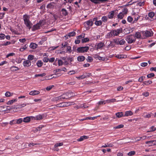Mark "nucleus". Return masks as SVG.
<instances>
[{"instance_id": "nucleus-1", "label": "nucleus", "mask_w": 156, "mask_h": 156, "mask_svg": "<svg viewBox=\"0 0 156 156\" xmlns=\"http://www.w3.org/2000/svg\"><path fill=\"white\" fill-rule=\"evenodd\" d=\"M113 41L117 45H123L126 43L124 40L119 38L115 39L113 40Z\"/></svg>"}, {"instance_id": "nucleus-2", "label": "nucleus", "mask_w": 156, "mask_h": 156, "mask_svg": "<svg viewBox=\"0 0 156 156\" xmlns=\"http://www.w3.org/2000/svg\"><path fill=\"white\" fill-rule=\"evenodd\" d=\"M136 39L135 36L133 35L127 36L126 39V41L129 44H131L135 42Z\"/></svg>"}, {"instance_id": "nucleus-3", "label": "nucleus", "mask_w": 156, "mask_h": 156, "mask_svg": "<svg viewBox=\"0 0 156 156\" xmlns=\"http://www.w3.org/2000/svg\"><path fill=\"white\" fill-rule=\"evenodd\" d=\"M89 48L88 46L81 47H78L76 49V51L79 53H84L87 52L89 50Z\"/></svg>"}, {"instance_id": "nucleus-4", "label": "nucleus", "mask_w": 156, "mask_h": 156, "mask_svg": "<svg viewBox=\"0 0 156 156\" xmlns=\"http://www.w3.org/2000/svg\"><path fill=\"white\" fill-rule=\"evenodd\" d=\"M142 33L144 36L147 37H151L153 34V31L151 30L143 31Z\"/></svg>"}, {"instance_id": "nucleus-5", "label": "nucleus", "mask_w": 156, "mask_h": 156, "mask_svg": "<svg viewBox=\"0 0 156 156\" xmlns=\"http://www.w3.org/2000/svg\"><path fill=\"white\" fill-rule=\"evenodd\" d=\"M104 46V43L102 42H100L95 44V48L96 50H101Z\"/></svg>"}, {"instance_id": "nucleus-6", "label": "nucleus", "mask_w": 156, "mask_h": 156, "mask_svg": "<svg viewBox=\"0 0 156 156\" xmlns=\"http://www.w3.org/2000/svg\"><path fill=\"white\" fill-rule=\"evenodd\" d=\"M41 23L40 21L36 25H34L32 28V31H35L39 29L40 28V27L41 26Z\"/></svg>"}, {"instance_id": "nucleus-7", "label": "nucleus", "mask_w": 156, "mask_h": 156, "mask_svg": "<svg viewBox=\"0 0 156 156\" xmlns=\"http://www.w3.org/2000/svg\"><path fill=\"white\" fill-rule=\"evenodd\" d=\"M113 36L118 35L122 32V30L121 29H118L116 30H112Z\"/></svg>"}, {"instance_id": "nucleus-8", "label": "nucleus", "mask_w": 156, "mask_h": 156, "mask_svg": "<svg viewBox=\"0 0 156 156\" xmlns=\"http://www.w3.org/2000/svg\"><path fill=\"white\" fill-rule=\"evenodd\" d=\"M23 66L25 67H28L31 65L30 61L27 60H25L23 62Z\"/></svg>"}, {"instance_id": "nucleus-9", "label": "nucleus", "mask_w": 156, "mask_h": 156, "mask_svg": "<svg viewBox=\"0 0 156 156\" xmlns=\"http://www.w3.org/2000/svg\"><path fill=\"white\" fill-rule=\"evenodd\" d=\"M93 24V21L92 19H90L84 23V25L85 26L87 25L88 27H91Z\"/></svg>"}, {"instance_id": "nucleus-10", "label": "nucleus", "mask_w": 156, "mask_h": 156, "mask_svg": "<svg viewBox=\"0 0 156 156\" xmlns=\"http://www.w3.org/2000/svg\"><path fill=\"white\" fill-rule=\"evenodd\" d=\"M40 92L37 90H32L30 91L29 94L31 95L34 96L38 94H40Z\"/></svg>"}, {"instance_id": "nucleus-11", "label": "nucleus", "mask_w": 156, "mask_h": 156, "mask_svg": "<svg viewBox=\"0 0 156 156\" xmlns=\"http://www.w3.org/2000/svg\"><path fill=\"white\" fill-rule=\"evenodd\" d=\"M92 2L97 4H100L101 2H106L108 0H90Z\"/></svg>"}, {"instance_id": "nucleus-12", "label": "nucleus", "mask_w": 156, "mask_h": 156, "mask_svg": "<svg viewBox=\"0 0 156 156\" xmlns=\"http://www.w3.org/2000/svg\"><path fill=\"white\" fill-rule=\"evenodd\" d=\"M65 98L62 96H60L56 97L54 98H53L52 100L54 101H60L62 99H64Z\"/></svg>"}, {"instance_id": "nucleus-13", "label": "nucleus", "mask_w": 156, "mask_h": 156, "mask_svg": "<svg viewBox=\"0 0 156 156\" xmlns=\"http://www.w3.org/2000/svg\"><path fill=\"white\" fill-rule=\"evenodd\" d=\"M133 16H134L133 17L134 18V21H133L134 22H136L140 17V16L138 14H136V13H134L133 14Z\"/></svg>"}, {"instance_id": "nucleus-14", "label": "nucleus", "mask_w": 156, "mask_h": 156, "mask_svg": "<svg viewBox=\"0 0 156 156\" xmlns=\"http://www.w3.org/2000/svg\"><path fill=\"white\" fill-rule=\"evenodd\" d=\"M25 24L29 29H30L31 27V26L32 25V23L30 21L24 22Z\"/></svg>"}, {"instance_id": "nucleus-15", "label": "nucleus", "mask_w": 156, "mask_h": 156, "mask_svg": "<svg viewBox=\"0 0 156 156\" xmlns=\"http://www.w3.org/2000/svg\"><path fill=\"white\" fill-rule=\"evenodd\" d=\"M66 104H67L68 105H73L74 103L69 102H68V103H66L65 102L64 103H62V104H60L58 105V107H63V106H64V105H65V106H66Z\"/></svg>"}, {"instance_id": "nucleus-16", "label": "nucleus", "mask_w": 156, "mask_h": 156, "mask_svg": "<svg viewBox=\"0 0 156 156\" xmlns=\"http://www.w3.org/2000/svg\"><path fill=\"white\" fill-rule=\"evenodd\" d=\"M114 145L112 143H108L105 144L104 145H102L101 147V148H105L107 147H112Z\"/></svg>"}, {"instance_id": "nucleus-17", "label": "nucleus", "mask_w": 156, "mask_h": 156, "mask_svg": "<svg viewBox=\"0 0 156 156\" xmlns=\"http://www.w3.org/2000/svg\"><path fill=\"white\" fill-rule=\"evenodd\" d=\"M115 15V12L114 11H111L109 13L108 17L109 19H112L113 18Z\"/></svg>"}, {"instance_id": "nucleus-18", "label": "nucleus", "mask_w": 156, "mask_h": 156, "mask_svg": "<svg viewBox=\"0 0 156 156\" xmlns=\"http://www.w3.org/2000/svg\"><path fill=\"white\" fill-rule=\"evenodd\" d=\"M133 115V112L131 111H126L124 115V116H130Z\"/></svg>"}, {"instance_id": "nucleus-19", "label": "nucleus", "mask_w": 156, "mask_h": 156, "mask_svg": "<svg viewBox=\"0 0 156 156\" xmlns=\"http://www.w3.org/2000/svg\"><path fill=\"white\" fill-rule=\"evenodd\" d=\"M23 18L24 22L30 21V16L27 15L25 14L24 15Z\"/></svg>"}, {"instance_id": "nucleus-20", "label": "nucleus", "mask_w": 156, "mask_h": 156, "mask_svg": "<svg viewBox=\"0 0 156 156\" xmlns=\"http://www.w3.org/2000/svg\"><path fill=\"white\" fill-rule=\"evenodd\" d=\"M17 99L16 98L12 99L11 100L7 102L6 103V104L7 105H11L13 104V103L15 102H16L17 101Z\"/></svg>"}, {"instance_id": "nucleus-21", "label": "nucleus", "mask_w": 156, "mask_h": 156, "mask_svg": "<svg viewBox=\"0 0 156 156\" xmlns=\"http://www.w3.org/2000/svg\"><path fill=\"white\" fill-rule=\"evenodd\" d=\"M66 49V52L68 53H71V52L72 51V50L71 49V47L69 45H68L66 47V48H65Z\"/></svg>"}, {"instance_id": "nucleus-22", "label": "nucleus", "mask_w": 156, "mask_h": 156, "mask_svg": "<svg viewBox=\"0 0 156 156\" xmlns=\"http://www.w3.org/2000/svg\"><path fill=\"white\" fill-rule=\"evenodd\" d=\"M37 46V44L34 43H31L30 45V48L33 49L36 48Z\"/></svg>"}, {"instance_id": "nucleus-23", "label": "nucleus", "mask_w": 156, "mask_h": 156, "mask_svg": "<svg viewBox=\"0 0 156 156\" xmlns=\"http://www.w3.org/2000/svg\"><path fill=\"white\" fill-rule=\"evenodd\" d=\"M150 137H151V136H150ZM149 137V136H143L140 137H137L136 140V141H138L141 140H145L146 138H147Z\"/></svg>"}, {"instance_id": "nucleus-24", "label": "nucleus", "mask_w": 156, "mask_h": 156, "mask_svg": "<svg viewBox=\"0 0 156 156\" xmlns=\"http://www.w3.org/2000/svg\"><path fill=\"white\" fill-rule=\"evenodd\" d=\"M115 115L118 118H121L122 117L124 116V115L123 114V113L122 112L116 113L115 114Z\"/></svg>"}, {"instance_id": "nucleus-25", "label": "nucleus", "mask_w": 156, "mask_h": 156, "mask_svg": "<svg viewBox=\"0 0 156 156\" xmlns=\"http://www.w3.org/2000/svg\"><path fill=\"white\" fill-rule=\"evenodd\" d=\"M69 44L67 42H65L64 43H62V48H63V50H65L67 46L69 45Z\"/></svg>"}, {"instance_id": "nucleus-26", "label": "nucleus", "mask_w": 156, "mask_h": 156, "mask_svg": "<svg viewBox=\"0 0 156 156\" xmlns=\"http://www.w3.org/2000/svg\"><path fill=\"white\" fill-rule=\"evenodd\" d=\"M95 24L97 26H100L102 24V21L101 20H97L94 22Z\"/></svg>"}, {"instance_id": "nucleus-27", "label": "nucleus", "mask_w": 156, "mask_h": 156, "mask_svg": "<svg viewBox=\"0 0 156 156\" xmlns=\"http://www.w3.org/2000/svg\"><path fill=\"white\" fill-rule=\"evenodd\" d=\"M113 36V34L112 30H111L107 34L106 36V37L107 38H110Z\"/></svg>"}, {"instance_id": "nucleus-28", "label": "nucleus", "mask_w": 156, "mask_h": 156, "mask_svg": "<svg viewBox=\"0 0 156 156\" xmlns=\"http://www.w3.org/2000/svg\"><path fill=\"white\" fill-rule=\"evenodd\" d=\"M116 101V99L115 98H112L108 99L106 100V103H114Z\"/></svg>"}, {"instance_id": "nucleus-29", "label": "nucleus", "mask_w": 156, "mask_h": 156, "mask_svg": "<svg viewBox=\"0 0 156 156\" xmlns=\"http://www.w3.org/2000/svg\"><path fill=\"white\" fill-rule=\"evenodd\" d=\"M115 57L118 58H126V56L123 55H116Z\"/></svg>"}, {"instance_id": "nucleus-30", "label": "nucleus", "mask_w": 156, "mask_h": 156, "mask_svg": "<svg viewBox=\"0 0 156 156\" xmlns=\"http://www.w3.org/2000/svg\"><path fill=\"white\" fill-rule=\"evenodd\" d=\"M85 58L83 56H80L77 57V59L78 61L79 62H82L85 60Z\"/></svg>"}, {"instance_id": "nucleus-31", "label": "nucleus", "mask_w": 156, "mask_h": 156, "mask_svg": "<svg viewBox=\"0 0 156 156\" xmlns=\"http://www.w3.org/2000/svg\"><path fill=\"white\" fill-rule=\"evenodd\" d=\"M154 140H152L149 141H146L145 142L146 144L148 145L149 146H153V144L154 142Z\"/></svg>"}, {"instance_id": "nucleus-32", "label": "nucleus", "mask_w": 156, "mask_h": 156, "mask_svg": "<svg viewBox=\"0 0 156 156\" xmlns=\"http://www.w3.org/2000/svg\"><path fill=\"white\" fill-rule=\"evenodd\" d=\"M43 64V63L41 60H38L36 63V65L38 67H41Z\"/></svg>"}, {"instance_id": "nucleus-33", "label": "nucleus", "mask_w": 156, "mask_h": 156, "mask_svg": "<svg viewBox=\"0 0 156 156\" xmlns=\"http://www.w3.org/2000/svg\"><path fill=\"white\" fill-rule=\"evenodd\" d=\"M23 122H28L30 121V118L29 116L25 117L23 119Z\"/></svg>"}, {"instance_id": "nucleus-34", "label": "nucleus", "mask_w": 156, "mask_h": 156, "mask_svg": "<svg viewBox=\"0 0 156 156\" xmlns=\"http://www.w3.org/2000/svg\"><path fill=\"white\" fill-rule=\"evenodd\" d=\"M152 83V82L151 80H147L143 82V85H148L151 84Z\"/></svg>"}, {"instance_id": "nucleus-35", "label": "nucleus", "mask_w": 156, "mask_h": 156, "mask_svg": "<svg viewBox=\"0 0 156 156\" xmlns=\"http://www.w3.org/2000/svg\"><path fill=\"white\" fill-rule=\"evenodd\" d=\"M124 16V15L123 13L120 12L118 15L117 17L118 19H122L123 18Z\"/></svg>"}, {"instance_id": "nucleus-36", "label": "nucleus", "mask_w": 156, "mask_h": 156, "mask_svg": "<svg viewBox=\"0 0 156 156\" xmlns=\"http://www.w3.org/2000/svg\"><path fill=\"white\" fill-rule=\"evenodd\" d=\"M43 116L42 115L39 114L36 116V120H41L43 119Z\"/></svg>"}, {"instance_id": "nucleus-37", "label": "nucleus", "mask_w": 156, "mask_h": 156, "mask_svg": "<svg viewBox=\"0 0 156 156\" xmlns=\"http://www.w3.org/2000/svg\"><path fill=\"white\" fill-rule=\"evenodd\" d=\"M101 19L102 22L106 23L108 20V18L106 16H104L102 17Z\"/></svg>"}, {"instance_id": "nucleus-38", "label": "nucleus", "mask_w": 156, "mask_h": 156, "mask_svg": "<svg viewBox=\"0 0 156 156\" xmlns=\"http://www.w3.org/2000/svg\"><path fill=\"white\" fill-rule=\"evenodd\" d=\"M13 93H11L9 91H7L5 94V95L6 97H9L12 96L13 95Z\"/></svg>"}, {"instance_id": "nucleus-39", "label": "nucleus", "mask_w": 156, "mask_h": 156, "mask_svg": "<svg viewBox=\"0 0 156 156\" xmlns=\"http://www.w3.org/2000/svg\"><path fill=\"white\" fill-rule=\"evenodd\" d=\"M145 113H144V117L145 118H149L151 117L152 113H150L147 114L145 115Z\"/></svg>"}, {"instance_id": "nucleus-40", "label": "nucleus", "mask_w": 156, "mask_h": 156, "mask_svg": "<svg viewBox=\"0 0 156 156\" xmlns=\"http://www.w3.org/2000/svg\"><path fill=\"white\" fill-rule=\"evenodd\" d=\"M144 1H138L136 5H137L141 6L144 5Z\"/></svg>"}, {"instance_id": "nucleus-41", "label": "nucleus", "mask_w": 156, "mask_h": 156, "mask_svg": "<svg viewBox=\"0 0 156 156\" xmlns=\"http://www.w3.org/2000/svg\"><path fill=\"white\" fill-rule=\"evenodd\" d=\"M10 69L11 70L13 71L19 70V69L18 67L15 66H12L10 68Z\"/></svg>"}, {"instance_id": "nucleus-42", "label": "nucleus", "mask_w": 156, "mask_h": 156, "mask_svg": "<svg viewBox=\"0 0 156 156\" xmlns=\"http://www.w3.org/2000/svg\"><path fill=\"white\" fill-rule=\"evenodd\" d=\"M154 13L153 12H149L148 14V16L150 18H152L154 16Z\"/></svg>"}, {"instance_id": "nucleus-43", "label": "nucleus", "mask_w": 156, "mask_h": 156, "mask_svg": "<svg viewBox=\"0 0 156 156\" xmlns=\"http://www.w3.org/2000/svg\"><path fill=\"white\" fill-rule=\"evenodd\" d=\"M16 124H20L23 121L22 118H20L18 119H16Z\"/></svg>"}, {"instance_id": "nucleus-44", "label": "nucleus", "mask_w": 156, "mask_h": 156, "mask_svg": "<svg viewBox=\"0 0 156 156\" xmlns=\"http://www.w3.org/2000/svg\"><path fill=\"white\" fill-rule=\"evenodd\" d=\"M34 56L31 55H28V59L29 61H31L33 60L34 58Z\"/></svg>"}, {"instance_id": "nucleus-45", "label": "nucleus", "mask_w": 156, "mask_h": 156, "mask_svg": "<svg viewBox=\"0 0 156 156\" xmlns=\"http://www.w3.org/2000/svg\"><path fill=\"white\" fill-rule=\"evenodd\" d=\"M155 130H156V128H155L154 126H152L150 128V130L147 131V132L154 131Z\"/></svg>"}, {"instance_id": "nucleus-46", "label": "nucleus", "mask_w": 156, "mask_h": 156, "mask_svg": "<svg viewBox=\"0 0 156 156\" xmlns=\"http://www.w3.org/2000/svg\"><path fill=\"white\" fill-rule=\"evenodd\" d=\"M62 11L63 15L66 16L67 15V12L66 10V9H62Z\"/></svg>"}, {"instance_id": "nucleus-47", "label": "nucleus", "mask_w": 156, "mask_h": 156, "mask_svg": "<svg viewBox=\"0 0 156 156\" xmlns=\"http://www.w3.org/2000/svg\"><path fill=\"white\" fill-rule=\"evenodd\" d=\"M134 36H135V38L136 37L137 38H140L141 37L140 33L139 32H136Z\"/></svg>"}, {"instance_id": "nucleus-48", "label": "nucleus", "mask_w": 156, "mask_h": 156, "mask_svg": "<svg viewBox=\"0 0 156 156\" xmlns=\"http://www.w3.org/2000/svg\"><path fill=\"white\" fill-rule=\"evenodd\" d=\"M89 41V38L87 37L84 38L82 40V42L83 43L88 42Z\"/></svg>"}, {"instance_id": "nucleus-49", "label": "nucleus", "mask_w": 156, "mask_h": 156, "mask_svg": "<svg viewBox=\"0 0 156 156\" xmlns=\"http://www.w3.org/2000/svg\"><path fill=\"white\" fill-rule=\"evenodd\" d=\"M124 127V125L122 124H121L118 125V126L114 127L113 128L114 129H120L121 128H122Z\"/></svg>"}, {"instance_id": "nucleus-50", "label": "nucleus", "mask_w": 156, "mask_h": 156, "mask_svg": "<svg viewBox=\"0 0 156 156\" xmlns=\"http://www.w3.org/2000/svg\"><path fill=\"white\" fill-rule=\"evenodd\" d=\"M135 154V152L134 151H131L128 153V155L129 156L133 155Z\"/></svg>"}, {"instance_id": "nucleus-51", "label": "nucleus", "mask_w": 156, "mask_h": 156, "mask_svg": "<svg viewBox=\"0 0 156 156\" xmlns=\"http://www.w3.org/2000/svg\"><path fill=\"white\" fill-rule=\"evenodd\" d=\"M58 66H62L63 64V62L62 61V60L61 59H58Z\"/></svg>"}, {"instance_id": "nucleus-52", "label": "nucleus", "mask_w": 156, "mask_h": 156, "mask_svg": "<svg viewBox=\"0 0 156 156\" xmlns=\"http://www.w3.org/2000/svg\"><path fill=\"white\" fill-rule=\"evenodd\" d=\"M68 34L69 35V37L74 36L76 35V33L74 31L70 32Z\"/></svg>"}, {"instance_id": "nucleus-53", "label": "nucleus", "mask_w": 156, "mask_h": 156, "mask_svg": "<svg viewBox=\"0 0 156 156\" xmlns=\"http://www.w3.org/2000/svg\"><path fill=\"white\" fill-rule=\"evenodd\" d=\"M98 104L99 105H105L106 104V100L100 101L98 102Z\"/></svg>"}, {"instance_id": "nucleus-54", "label": "nucleus", "mask_w": 156, "mask_h": 156, "mask_svg": "<svg viewBox=\"0 0 156 156\" xmlns=\"http://www.w3.org/2000/svg\"><path fill=\"white\" fill-rule=\"evenodd\" d=\"M133 18L131 16H129L127 17V21L130 23L132 22L133 21Z\"/></svg>"}, {"instance_id": "nucleus-55", "label": "nucleus", "mask_w": 156, "mask_h": 156, "mask_svg": "<svg viewBox=\"0 0 156 156\" xmlns=\"http://www.w3.org/2000/svg\"><path fill=\"white\" fill-rule=\"evenodd\" d=\"M46 75L45 73H43L41 74H36L35 75V77H37L38 76H44Z\"/></svg>"}, {"instance_id": "nucleus-56", "label": "nucleus", "mask_w": 156, "mask_h": 156, "mask_svg": "<svg viewBox=\"0 0 156 156\" xmlns=\"http://www.w3.org/2000/svg\"><path fill=\"white\" fill-rule=\"evenodd\" d=\"M127 12L128 9L126 8H125L122 10V12H121L123 13L125 15L127 13Z\"/></svg>"}, {"instance_id": "nucleus-57", "label": "nucleus", "mask_w": 156, "mask_h": 156, "mask_svg": "<svg viewBox=\"0 0 156 156\" xmlns=\"http://www.w3.org/2000/svg\"><path fill=\"white\" fill-rule=\"evenodd\" d=\"M63 144L62 143H57L55 145L54 147H59V146H62L63 145Z\"/></svg>"}, {"instance_id": "nucleus-58", "label": "nucleus", "mask_w": 156, "mask_h": 156, "mask_svg": "<svg viewBox=\"0 0 156 156\" xmlns=\"http://www.w3.org/2000/svg\"><path fill=\"white\" fill-rule=\"evenodd\" d=\"M83 34H81L76 37V38L77 39H80L83 38L85 36V34H83Z\"/></svg>"}, {"instance_id": "nucleus-59", "label": "nucleus", "mask_w": 156, "mask_h": 156, "mask_svg": "<svg viewBox=\"0 0 156 156\" xmlns=\"http://www.w3.org/2000/svg\"><path fill=\"white\" fill-rule=\"evenodd\" d=\"M100 115H98V116H96L94 117H88V119L89 120H94L95 119H97L98 117H100Z\"/></svg>"}, {"instance_id": "nucleus-60", "label": "nucleus", "mask_w": 156, "mask_h": 156, "mask_svg": "<svg viewBox=\"0 0 156 156\" xmlns=\"http://www.w3.org/2000/svg\"><path fill=\"white\" fill-rule=\"evenodd\" d=\"M154 73H151L147 75V77L148 78H151L154 77Z\"/></svg>"}, {"instance_id": "nucleus-61", "label": "nucleus", "mask_w": 156, "mask_h": 156, "mask_svg": "<svg viewBox=\"0 0 156 156\" xmlns=\"http://www.w3.org/2000/svg\"><path fill=\"white\" fill-rule=\"evenodd\" d=\"M54 87V85L48 86L47 87L46 89L47 90L49 91L51 90Z\"/></svg>"}, {"instance_id": "nucleus-62", "label": "nucleus", "mask_w": 156, "mask_h": 156, "mask_svg": "<svg viewBox=\"0 0 156 156\" xmlns=\"http://www.w3.org/2000/svg\"><path fill=\"white\" fill-rule=\"evenodd\" d=\"M9 124L11 125H12L14 124H16V119H13L10 121L9 122Z\"/></svg>"}, {"instance_id": "nucleus-63", "label": "nucleus", "mask_w": 156, "mask_h": 156, "mask_svg": "<svg viewBox=\"0 0 156 156\" xmlns=\"http://www.w3.org/2000/svg\"><path fill=\"white\" fill-rule=\"evenodd\" d=\"M5 37V35L3 34H0V39L2 40L4 39V38Z\"/></svg>"}, {"instance_id": "nucleus-64", "label": "nucleus", "mask_w": 156, "mask_h": 156, "mask_svg": "<svg viewBox=\"0 0 156 156\" xmlns=\"http://www.w3.org/2000/svg\"><path fill=\"white\" fill-rule=\"evenodd\" d=\"M147 62H142L140 64V66L142 67H145L147 65Z\"/></svg>"}]
</instances>
